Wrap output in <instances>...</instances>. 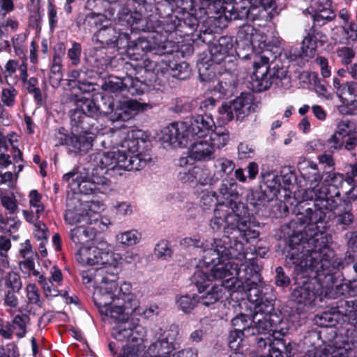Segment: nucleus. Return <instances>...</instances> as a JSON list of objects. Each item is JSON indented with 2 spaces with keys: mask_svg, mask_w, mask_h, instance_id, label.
Returning <instances> with one entry per match:
<instances>
[{
  "mask_svg": "<svg viewBox=\"0 0 357 357\" xmlns=\"http://www.w3.org/2000/svg\"><path fill=\"white\" fill-rule=\"evenodd\" d=\"M178 334V328L174 324L164 331L160 328L155 334L157 340L149 347L147 354L151 357H171V353L179 347L176 342Z\"/></svg>",
  "mask_w": 357,
  "mask_h": 357,
  "instance_id": "obj_10",
  "label": "nucleus"
},
{
  "mask_svg": "<svg viewBox=\"0 0 357 357\" xmlns=\"http://www.w3.org/2000/svg\"><path fill=\"white\" fill-rule=\"evenodd\" d=\"M246 200L256 210H259L266 203L269 202L271 199L268 197L264 191L257 189L250 190L247 195Z\"/></svg>",
  "mask_w": 357,
  "mask_h": 357,
  "instance_id": "obj_45",
  "label": "nucleus"
},
{
  "mask_svg": "<svg viewBox=\"0 0 357 357\" xmlns=\"http://www.w3.org/2000/svg\"><path fill=\"white\" fill-rule=\"evenodd\" d=\"M229 139L228 133L224 132H211V135L208 138L210 144L212 145L213 151L215 149H221L225 146Z\"/></svg>",
  "mask_w": 357,
  "mask_h": 357,
  "instance_id": "obj_55",
  "label": "nucleus"
},
{
  "mask_svg": "<svg viewBox=\"0 0 357 357\" xmlns=\"http://www.w3.org/2000/svg\"><path fill=\"white\" fill-rule=\"evenodd\" d=\"M219 192L222 196L228 200L227 204L230 206V203L237 202L236 199L238 198V192L237 190V183L234 179L224 180L221 183Z\"/></svg>",
  "mask_w": 357,
  "mask_h": 357,
  "instance_id": "obj_44",
  "label": "nucleus"
},
{
  "mask_svg": "<svg viewBox=\"0 0 357 357\" xmlns=\"http://www.w3.org/2000/svg\"><path fill=\"white\" fill-rule=\"evenodd\" d=\"M209 277L208 275L201 270H198L194 273L192 282L197 287L199 294L208 289L211 282Z\"/></svg>",
  "mask_w": 357,
  "mask_h": 357,
  "instance_id": "obj_50",
  "label": "nucleus"
},
{
  "mask_svg": "<svg viewBox=\"0 0 357 357\" xmlns=\"http://www.w3.org/2000/svg\"><path fill=\"white\" fill-rule=\"evenodd\" d=\"M231 324L234 328L241 332H245V336L255 335V328L252 327V317L240 314L232 319Z\"/></svg>",
  "mask_w": 357,
  "mask_h": 357,
  "instance_id": "obj_39",
  "label": "nucleus"
},
{
  "mask_svg": "<svg viewBox=\"0 0 357 357\" xmlns=\"http://www.w3.org/2000/svg\"><path fill=\"white\" fill-rule=\"evenodd\" d=\"M34 227L35 237L38 240L41 241L40 245H44V244L47 243L48 238V230L46 225L40 222H38L34 225Z\"/></svg>",
  "mask_w": 357,
  "mask_h": 357,
  "instance_id": "obj_59",
  "label": "nucleus"
},
{
  "mask_svg": "<svg viewBox=\"0 0 357 357\" xmlns=\"http://www.w3.org/2000/svg\"><path fill=\"white\" fill-rule=\"evenodd\" d=\"M199 303L197 296H182L176 301L178 307L185 313H190Z\"/></svg>",
  "mask_w": 357,
  "mask_h": 357,
  "instance_id": "obj_53",
  "label": "nucleus"
},
{
  "mask_svg": "<svg viewBox=\"0 0 357 357\" xmlns=\"http://www.w3.org/2000/svg\"><path fill=\"white\" fill-rule=\"evenodd\" d=\"M344 174L330 172L321 183L317 202L312 207L303 202L295 207V218L281 226L279 237L284 245H328L326 229V213L335 211L342 204L340 188L345 181Z\"/></svg>",
  "mask_w": 357,
  "mask_h": 357,
  "instance_id": "obj_1",
  "label": "nucleus"
},
{
  "mask_svg": "<svg viewBox=\"0 0 357 357\" xmlns=\"http://www.w3.org/2000/svg\"><path fill=\"white\" fill-rule=\"evenodd\" d=\"M282 252L285 256V263L294 266L298 277L312 271H324L321 261L324 256L330 257L332 254L330 247H319L317 250H307L305 247H283Z\"/></svg>",
  "mask_w": 357,
  "mask_h": 357,
  "instance_id": "obj_4",
  "label": "nucleus"
},
{
  "mask_svg": "<svg viewBox=\"0 0 357 357\" xmlns=\"http://www.w3.org/2000/svg\"><path fill=\"white\" fill-rule=\"evenodd\" d=\"M67 146L73 152L86 153L93 146V137L86 135H73L70 137H66Z\"/></svg>",
  "mask_w": 357,
  "mask_h": 357,
  "instance_id": "obj_35",
  "label": "nucleus"
},
{
  "mask_svg": "<svg viewBox=\"0 0 357 357\" xmlns=\"http://www.w3.org/2000/svg\"><path fill=\"white\" fill-rule=\"evenodd\" d=\"M337 55L342 58L343 63L348 65L351 63L355 56L354 51L349 47H343L337 50Z\"/></svg>",
  "mask_w": 357,
  "mask_h": 357,
  "instance_id": "obj_63",
  "label": "nucleus"
},
{
  "mask_svg": "<svg viewBox=\"0 0 357 357\" xmlns=\"http://www.w3.org/2000/svg\"><path fill=\"white\" fill-rule=\"evenodd\" d=\"M142 234L135 229L123 232L116 236L117 241L123 245H134L139 243Z\"/></svg>",
  "mask_w": 357,
  "mask_h": 357,
  "instance_id": "obj_48",
  "label": "nucleus"
},
{
  "mask_svg": "<svg viewBox=\"0 0 357 357\" xmlns=\"http://www.w3.org/2000/svg\"><path fill=\"white\" fill-rule=\"evenodd\" d=\"M130 315L125 320H114L117 323L112 328V336L118 342L138 344L144 337V328L130 319Z\"/></svg>",
  "mask_w": 357,
  "mask_h": 357,
  "instance_id": "obj_14",
  "label": "nucleus"
},
{
  "mask_svg": "<svg viewBox=\"0 0 357 357\" xmlns=\"http://www.w3.org/2000/svg\"><path fill=\"white\" fill-rule=\"evenodd\" d=\"M215 172L214 178L219 181L225 176H228L234 171L235 168L234 162L229 159L221 158L217 159L214 162Z\"/></svg>",
  "mask_w": 357,
  "mask_h": 357,
  "instance_id": "obj_42",
  "label": "nucleus"
},
{
  "mask_svg": "<svg viewBox=\"0 0 357 357\" xmlns=\"http://www.w3.org/2000/svg\"><path fill=\"white\" fill-rule=\"evenodd\" d=\"M5 286L13 293L18 292L22 286L20 275L14 272L8 273L5 278Z\"/></svg>",
  "mask_w": 357,
  "mask_h": 357,
  "instance_id": "obj_54",
  "label": "nucleus"
},
{
  "mask_svg": "<svg viewBox=\"0 0 357 357\" xmlns=\"http://www.w3.org/2000/svg\"><path fill=\"white\" fill-rule=\"evenodd\" d=\"M106 173L99 172L98 168H94L89 180L82 181L77 185V188L81 193L89 194H107L112 190V182L102 175Z\"/></svg>",
  "mask_w": 357,
  "mask_h": 357,
  "instance_id": "obj_18",
  "label": "nucleus"
},
{
  "mask_svg": "<svg viewBox=\"0 0 357 357\" xmlns=\"http://www.w3.org/2000/svg\"><path fill=\"white\" fill-rule=\"evenodd\" d=\"M86 100L83 101L80 107H77L70 112V124L75 132L90 134L94 125V116L90 109H86Z\"/></svg>",
  "mask_w": 357,
  "mask_h": 357,
  "instance_id": "obj_21",
  "label": "nucleus"
},
{
  "mask_svg": "<svg viewBox=\"0 0 357 357\" xmlns=\"http://www.w3.org/2000/svg\"><path fill=\"white\" fill-rule=\"evenodd\" d=\"M151 107L150 104L142 103L136 100H126L116 108L111 118L114 121H127L139 112H144Z\"/></svg>",
  "mask_w": 357,
  "mask_h": 357,
  "instance_id": "obj_23",
  "label": "nucleus"
},
{
  "mask_svg": "<svg viewBox=\"0 0 357 357\" xmlns=\"http://www.w3.org/2000/svg\"><path fill=\"white\" fill-rule=\"evenodd\" d=\"M253 96L250 93H242L234 101L231 102L234 107L237 119H243L255 110Z\"/></svg>",
  "mask_w": 357,
  "mask_h": 357,
  "instance_id": "obj_33",
  "label": "nucleus"
},
{
  "mask_svg": "<svg viewBox=\"0 0 357 357\" xmlns=\"http://www.w3.org/2000/svg\"><path fill=\"white\" fill-rule=\"evenodd\" d=\"M17 94L18 91L13 86L2 88L0 95L2 105L7 107H14Z\"/></svg>",
  "mask_w": 357,
  "mask_h": 357,
  "instance_id": "obj_49",
  "label": "nucleus"
},
{
  "mask_svg": "<svg viewBox=\"0 0 357 357\" xmlns=\"http://www.w3.org/2000/svg\"><path fill=\"white\" fill-rule=\"evenodd\" d=\"M331 151L342 149L352 151L357 147V130L355 122L348 119L339 121L336 130L326 141Z\"/></svg>",
  "mask_w": 357,
  "mask_h": 357,
  "instance_id": "obj_9",
  "label": "nucleus"
},
{
  "mask_svg": "<svg viewBox=\"0 0 357 357\" xmlns=\"http://www.w3.org/2000/svg\"><path fill=\"white\" fill-rule=\"evenodd\" d=\"M112 138L116 141L114 146L120 147L119 151L126 156L127 160L132 156L139 160L146 159L143 168L151 160L150 155L146 153L150 142L141 130H119L113 133Z\"/></svg>",
  "mask_w": 357,
  "mask_h": 357,
  "instance_id": "obj_7",
  "label": "nucleus"
},
{
  "mask_svg": "<svg viewBox=\"0 0 357 357\" xmlns=\"http://www.w3.org/2000/svg\"><path fill=\"white\" fill-rule=\"evenodd\" d=\"M97 231L91 227H85L80 226L74 228L70 231V238L75 244L88 243L95 238Z\"/></svg>",
  "mask_w": 357,
  "mask_h": 357,
  "instance_id": "obj_37",
  "label": "nucleus"
},
{
  "mask_svg": "<svg viewBox=\"0 0 357 357\" xmlns=\"http://www.w3.org/2000/svg\"><path fill=\"white\" fill-rule=\"evenodd\" d=\"M330 251L332 254L330 257H324L321 261V266L324 267L325 274L327 275L326 279L328 280V281L332 280L335 282L333 274L335 273L337 271L344 268V266L357 260V247H349L343 259L336 257L334 252L331 248Z\"/></svg>",
  "mask_w": 357,
  "mask_h": 357,
  "instance_id": "obj_17",
  "label": "nucleus"
},
{
  "mask_svg": "<svg viewBox=\"0 0 357 357\" xmlns=\"http://www.w3.org/2000/svg\"><path fill=\"white\" fill-rule=\"evenodd\" d=\"M217 249V255L219 252H225L227 255H229L233 261H238L239 262H248V265L244 266L242 271V275H252L255 272L257 266H259L256 261L257 257V247H248L245 252H238L236 247H218Z\"/></svg>",
  "mask_w": 357,
  "mask_h": 357,
  "instance_id": "obj_19",
  "label": "nucleus"
},
{
  "mask_svg": "<svg viewBox=\"0 0 357 357\" xmlns=\"http://www.w3.org/2000/svg\"><path fill=\"white\" fill-rule=\"evenodd\" d=\"M252 216L248 208L241 202H231L230 206L225 203L219 204L214 210L213 218L211 220V227L215 231L229 230L248 227L252 223Z\"/></svg>",
  "mask_w": 357,
  "mask_h": 357,
  "instance_id": "obj_5",
  "label": "nucleus"
},
{
  "mask_svg": "<svg viewBox=\"0 0 357 357\" xmlns=\"http://www.w3.org/2000/svg\"><path fill=\"white\" fill-rule=\"evenodd\" d=\"M185 129L183 123H172L162 131V139L170 145L181 144L185 138Z\"/></svg>",
  "mask_w": 357,
  "mask_h": 357,
  "instance_id": "obj_32",
  "label": "nucleus"
},
{
  "mask_svg": "<svg viewBox=\"0 0 357 357\" xmlns=\"http://www.w3.org/2000/svg\"><path fill=\"white\" fill-rule=\"evenodd\" d=\"M235 112L231 102L224 103L218 109V120L222 124H226L234 119Z\"/></svg>",
  "mask_w": 357,
  "mask_h": 357,
  "instance_id": "obj_52",
  "label": "nucleus"
},
{
  "mask_svg": "<svg viewBox=\"0 0 357 357\" xmlns=\"http://www.w3.org/2000/svg\"><path fill=\"white\" fill-rule=\"evenodd\" d=\"M261 266H257L255 272L252 275H242L240 278H231L226 281L225 285L228 291L233 292H245L248 299L252 303H257L268 288L262 287V278L259 271Z\"/></svg>",
  "mask_w": 357,
  "mask_h": 357,
  "instance_id": "obj_8",
  "label": "nucleus"
},
{
  "mask_svg": "<svg viewBox=\"0 0 357 357\" xmlns=\"http://www.w3.org/2000/svg\"><path fill=\"white\" fill-rule=\"evenodd\" d=\"M336 312L345 317L344 321H348L355 327L357 321V303L353 299H340L337 302Z\"/></svg>",
  "mask_w": 357,
  "mask_h": 357,
  "instance_id": "obj_34",
  "label": "nucleus"
},
{
  "mask_svg": "<svg viewBox=\"0 0 357 357\" xmlns=\"http://www.w3.org/2000/svg\"><path fill=\"white\" fill-rule=\"evenodd\" d=\"M100 284L93 293L94 303L101 314L113 320H125L128 314H141L139 301L131 291V284L123 282L118 289L116 275H100Z\"/></svg>",
  "mask_w": 357,
  "mask_h": 357,
  "instance_id": "obj_2",
  "label": "nucleus"
},
{
  "mask_svg": "<svg viewBox=\"0 0 357 357\" xmlns=\"http://www.w3.org/2000/svg\"><path fill=\"white\" fill-rule=\"evenodd\" d=\"M324 271H312L306 275H299L301 278H307L298 284L291 292V298L298 305L312 307L315 299L323 294H327V290L333 284L332 280L326 279V274Z\"/></svg>",
  "mask_w": 357,
  "mask_h": 357,
  "instance_id": "obj_6",
  "label": "nucleus"
},
{
  "mask_svg": "<svg viewBox=\"0 0 357 357\" xmlns=\"http://www.w3.org/2000/svg\"><path fill=\"white\" fill-rule=\"evenodd\" d=\"M150 70L155 71L156 73H158L159 71H161L162 73L169 71V73L173 77L178 79H186L189 78L191 75V69L189 65L185 62L174 63L172 66H170L161 61V63L155 62V68H151Z\"/></svg>",
  "mask_w": 357,
  "mask_h": 357,
  "instance_id": "obj_28",
  "label": "nucleus"
},
{
  "mask_svg": "<svg viewBox=\"0 0 357 357\" xmlns=\"http://www.w3.org/2000/svg\"><path fill=\"white\" fill-rule=\"evenodd\" d=\"M102 18L103 16L100 14L91 13L84 16L82 22H81V19L79 18L77 22V26L79 28L83 27L85 29H86L87 27H91L93 26H98L100 25Z\"/></svg>",
  "mask_w": 357,
  "mask_h": 357,
  "instance_id": "obj_56",
  "label": "nucleus"
},
{
  "mask_svg": "<svg viewBox=\"0 0 357 357\" xmlns=\"http://www.w3.org/2000/svg\"><path fill=\"white\" fill-rule=\"evenodd\" d=\"M273 314H266L261 312H255L252 316V327L255 328V334L271 331V328L275 324L272 317Z\"/></svg>",
  "mask_w": 357,
  "mask_h": 357,
  "instance_id": "obj_38",
  "label": "nucleus"
},
{
  "mask_svg": "<svg viewBox=\"0 0 357 357\" xmlns=\"http://www.w3.org/2000/svg\"><path fill=\"white\" fill-rule=\"evenodd\" d=\"M351 351L348 342L343 347L337 346L331 342L324 347H319L308 350L303 357H349V351Z\"/></svg>",
  "mask_w": 357,
  "mask_h": 357,
  "instance_id": "obj_25",
  "label": "nucleus"
},
{
  "mask_svg": "<svg viewBox=\"0 0 357 357\" xmlns=\"http://www.w3.org/2000/svg\"><path fill=\"white\" fill-rule=\"evenodd\" d=\"M227 280L221 282L220 284H215L211 288L208 287L205 291L199 294L200 295L197 296L199 303L209 307L222 299L226 290L228 291V288L225 285Z\"/></svg>",
  "mask_w": 357,
  "mask_h": 357,
  "instance_id": "obj_31",
  "label": "nucleus"
},
{
  "mask_svg": "<svg viewBox=\"0 0 357 357\" xmlns=\"http://www.w3.org/2000/svg\"><path fill=\"white\" fill-rule=\"evenodd\" d=\"M190 147V157L195 160H208L213 158L214 151L208 139L199 138Z\"/></svg>",
  "mask_w": 357,
  "mask_h": 357,
  "instance_id": "obj_29",
  "label": "nucleus"
},
{
  "mask_svg": "<svg viewBox=\"0 0 357 357\" xmlns=\"http://www.w3.org/2000/svg\"><path fill=\"white\" fill-rule=\"evenodd\" d=\"M253 225V221L252 220V223L245 228H241L239 230V236L237 237L238 243L243 245L247 243H253L257 242V239L259 236V232L257 230L252 229V225Z\"/></svg>",
  "mask_w": 357,
  "mask_h": 357,
  "instance_id": "obj_47",
  "label": "nucleus"
},
{
  "mask_svg": "<svg viewBox=\"0 0 357 357\" xmlns=\"http://www.w3.org/2000/svg\"><path fill=\"white\" fill-rule=\"evenodd\" d=\"M255 33V27L250 24H244L240 27L236 42L238 47L251 50L252 46V36Z\"/></svg>",
  "mask_w": 357,
  "mask_h": 357,
  "instance_id": "obj_43",
  "label": "nucleus"
},
{
  "mask_svg": "<svg viewBox=\"0 0 357 357\" xmlns=\"http://www.w3.org/2000/svg\"><path fill=\"white\" fill-rule=\"evenodd\" d=\"M119 33L109 25H104L93 36V40L98 45L96 49L114 48L117 45Z\"/></svg>",
  "mask_w": 357,
  "mask_h": 357,
  "instance_id": "obj_27",
  "label": "nucleus"
},
{
  "mask_svg": "<svg viewBox=\"0 0 357 357\" xmlns=\"http://www.w3.org/2000/svg\"><path fill=\"white\" fill-rule=\"evenodd\" d=\"M221 261L213 266L211 275L215 280L225 282L231 278H240L242 271L239 264L233 261L229 255L222 252Z\"/></svg>",
  "mask_w": 357,
  "mask_h": 357,
  "instance_id": "obj_20",
  "label": "nucleus"
},
{
  "mask_svg": "<svg viewBox=\"0 0 357 357\" xmlns=\"http://www.w3.org/2000/svg\"><path fill=\"white\" fill-rule=\"evenodd\" d=\"M244 333L245 332H241L235 329L231 331L229 337V344L231 349L238 350L239 349L243 337H248L245 336Z\"/></svg>",
  "mask_w": 357,
  "mask_h": 357,
  "instance_id": "obj_58",
  "label": "nucleus"
},
{
  "mask_svg": "<svg viewBox=\"0 0 357 357\" xmlns=\"http://www.w3.org/2000/svg\"><path fill=\"white\" fill-rule=\"evenodd\" d=\"M62 67H58L56 66H52L50 69V82L52 86H58L62 80Z\"/></svg>",
  "mask_w": 357,
  "mask_h": 357,
  "instance_id": "obj_62",
  "label": "nucleus"
},
{
  "mask_svg": "<svg viewBox=\"0 0 357 357\" xmlns=\"http://www.w3.org/2000/svg\"><path fill=\"white\" fill-rule=\"evenodd\" d=\"M326 40V36L312 26L302 40L301 51L291 49L287 56L291 61H296L298 58L308 61L314 56L317 47L324 45Z\"/></svg>",
  "mask_w": 357,
  "mask_h": 357,
  "instance_id": "obj_12",
  "label": "nucleus"
},
{
  "mask_svg": "<svg viewBox=\"0 0 357 357\" xmlns=\"http://www.w3.org/2000/svg\"><path fill=\"white\" fill-rule=\"evenodd\" d=\"M26 296L30 303L40 306L41 302L40 300L38 289L35 284H29V285H27Z\"/></svg>",
  "mask_w": 357,
  "mask_h": 357,
  "instance_id": "obj_60",
  "label": "nucleus"
},
{
  "mask_svg": "<svg viewBox=\"0 0 357 357\" xmlns=\"http://www.w3.org/2000/svg\"><path fill=\"white\" fill-rule=\"evenodd\" d=\"M82 54L81 44L74 42L72 47L68 50L67 56L70 59L73 66H77L80 63V57Z\"/></svg>",
  "mask_w": 357,
  "mask_h": 357,
  "instance_id": "obj_57",
  "label": "nucleus"
},
{
  "mask_svg": "<svg viewBox=\"0 0 357 357\" xmlns=\"http://www.w3.org/2000/svg\"><path fill=\"white\" fill-rule=\"evenodd\" d=\"M275 273V284L277 286L284 287H287L290 284V279L286 275L282 267H277Z\"/></svg>",
  "mask_w": 357,
  "mask_h": 357,
  "instance_id": "obj_61",
  "label": "nucleus"
},
{
  "mask_svg": "<svg viewBox=\"0 0 357 357\" xmlns=\"http://www.w3.org/2000/svg\"><path fill=\"white\" fill-rule=\"evenodd\" d=\"M233 47L232 41L230 38L220 37L216 43L213 44L210 47L211 60L217 63H220L229 57V53Z\"/></svg>",
  "mask_w": 357,
  "mask_h": 357,
  "instance_id": "obj_30",
  "label": "nucleus"
},
{
  "mask_svg": "<svg viewBox=\"0 0 357 357\" xmlns=\"http://www.w3.org/2000/svg\"><path fill=\"white\" fill-rule=\"evenodd\" d=\"M252 46L251 49L258 47L260 49H263L266 46V36L263 35L261 32L257 30L255 28V33L252 36Z\"/></svg>",
  "mask_w": 357,
  "mask_h": 357,
  "instance_id": "obj_64",
  "label": "nucleus"
},
{
  "mask_svg": "<svg viewBox=\"0 0 357 357\" xmlns=\"http://www.w3.org/2000/svg\"><path fill=\"white\" fill-rule=\"evenodd\" d=\"M301 175L307 183V188L303 193V198L317 202L321 186L320 183L323 176L319 172L317 164L307 161L306 166L302 168Z\"/></svg>",
  "mask_w": 357,
  "mask_h": 357,
  "instance_id": "obj_16",
  "label": "nucleus"
},
{
  "mask_svg": "<svg viewBox=\"0 0 357 357\" xmlns=\"http://www.w3.org/2000/svg\"><path fill=\"white\" fill-rule=\"evenodd\" d=\"M281 40L273 39L261 50L258 60L253 64L254 71L250 76V89L257 93L267 90L275 79H282L286 77V70L277 62L281 54Z\"/></svg>",
  "mask_w": 357,
  "mask_h": 357,
  "instance_id": "obj_3",
  "label": "nucleus"
},
{
  "mask_svg": "<svg viewBox=\"0 0 357 357\" xmlns=\"http://www.w3.org/2000/svg\"><path fill=\"white\" fill-rule=\"evenodd\" d=\"M20 255L24 260L20 262V268L22 273L29 275L32 270H33L35 260L38 259V255L36 250H33L32 247H24L20 250Z\"/></svg>",
  "mask_w": 357,
  "mask_h": 357,
  "instance_id": "obj_40",
  "label": "nucleus"
},
{
  "mask_svg": "<svg viewBox=\"0 0 357 357\" xmlns=\"http://www.w3.org/2000/svg\"><path fill=\"white\" fill-rule=\"evenodd\" d=\"M339 97L343 104L354 105L357 101V83L355 82H347L344 83Z\"/></svg>",
  "mask_w": 357,
  "mask_h": 357,
  "instance_id": "obj_41",
  "label": "nucleus"
},
{
  "mask_svg": "<svg viewBox=\"0 0 357 357\" xmlns=\"http://www.w3.org/2000/svg\"><path fill=\"white\" fill-rule=\"evenodd\" d=\"M30 318L26 314L15 315L10 322L8 321V329L10 331V339L13 335L17 339L23 338L26 334V327L29 324Z\"/></svg>",
  "mask_w": 357,
  "mask_h": 357,
  "instance_id": "obj_36",
  "label": "nucleus"
},
{
  "mask_svg": "<svg viewBox=\"0 0 357 357\" xmlns=\"http://www.w3.org/2000/svg\"><path fill=\"white\" fill-rule=\"evenodd\" d=\"M86 109H90L92 116L97 117L100 115L113 114L114 104L113 99L109 96H96L92 100L86 99Z\"/></svg>",
  "mask_w": 357,
  "mask_h": 357,
  "instance_id": "obj_26",
  "label": "nucleus"
},
{
  "mask_svg": "<svg viewBox=\"0 0 357 357\" xmlns=\"http://www.w3.org/2000/svg\"><path fill=\"white\" fill-rule=\"evenodd\" d=\"M255 303V312H259L266 315L273 314L272 312L274 311L273 299L267 296L266 293L264 294L263 297H261Z\"/></svg>",
  "mask_w": 357,
  "mask_h": 357,
  "instance_id": "obj_51",
  "label": "nucleus"
},
{
  "mask_svg": "<svg viewBox=\"0 0 357 357\" xmlns=\"http://www.w3.org/2000/svg\"><path fill=\"white\" fill-rule=\"evenodd\" d=\"M76 259L82 265H103L98 269V275L109 273L108 269L112 266H107L110 264L112 260V255L108 251H103L99 247H79L76 252Z\"/></svg>",
  "mask_w": 357,
  "mask_h": 357,
  "instance_id": "obj_13",
  "label": "nucleus"
},
{
  "mask_svg": "<svg viewBox=\"0 0 357 357\" xmlns=\"http://www.w3.org/2000/svg\"><path fill=\"white\" fill-rule=\"evenodd\" d=\"M97 159L100 170L105 169V172L116 168L127 171L139 170L143 168L144 160H146V159L139 160L133 156L127 160L126 156L121 153L119 149L116 151L99 153Z\"/></svg>",
  "mask_w": 357,
  "mask_h": 357,
  "instance_id": "obj_11",
  "label": "nucleus"
},
{
  "mask_svg": "<svg viewBox=\"0 0 357 357\" xmlns=\"http://www.w3.org/2000/svg\"><path fill=\"white\" fill-rule=\"evenodd\" d=\"M126 25L130 26L132 30L137 31H145L146 24L145 19L143 18L142 14L139 12H131L126 19L121 22Z\"/></svg>",
  "mask_w": 357,
  "mask_h": 357,
  "instance_id": "obj_46",
  "label": "nucleus"
},
{
  "mask_svg": "<svg viewBox=\"0 0 357 357\" xmlns=\"http://www.w3.org/2000/svg\"><path fill=\"white\" fill-rule=\"evenodd\" d=\"M215 123L212 115L205 114L192 116L190 119L188 129L192 136L204 138L213 131Z\"/></svg>",
  "mask_w": 357,
  "mask_h": 357,
  "instance_id": "obj_24",
  "label": "nucleus"
},
{
  "mask_svg": "<svg viewBox=\"0 0 357 357\" xmlns=\"http://www.w3.org/2000/svg\"><path fill=\"white\" fill-rule=\"evenodd\" d=\"M179 179L183 183H194L201 185H212L217 182V178L211 175L210 169L204 166H195L180 172Z\"/></svg>",
  "mask_w": 357,
  "mask_h": 357,
  "instance_id": "obj_22",
  "label": "nucleus"
},
{
  "mask_svg": "<svg viewBox=\"0 0 357 357\" xmlns=\"http://www.w3.org/2000/svg\"><path fill=\"white\" fill-rule=\"evenodd\" d=\"M142 82L131 76L123 77L109 76L104 81L102 89L109 93H127L131 96L140 94L143 91Z\"/></svg>",
  "mask_w": 357,
  "mask_h": 357,
  "instance_id": "obj_15",
  "label": "nucleus"
}]
</instances>
